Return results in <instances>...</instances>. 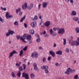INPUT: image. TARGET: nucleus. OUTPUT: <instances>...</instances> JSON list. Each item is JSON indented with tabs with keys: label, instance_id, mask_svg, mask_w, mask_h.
I'll use <instances>...</instances> for the list:
<instances>
[{
	"label": "nucleus",
	"instance_id": "obj_1",
	"mask_svg": "<svg viewBox=\"0 0 79 79\" xmlns=\"http://www.w3.org/2000/svg\"><path fill=\"white\" fill-rule=\"evenodd\" d=\"M57 31H58V33L59 34H64V32H65L64 28H60L58 27V28H57Z\"/></svg>",
	"mask_w": 79,
	"mask_h": 79
},
{
	"label": "nucleus",
	"instance_id": "obj_2",
	"mask_svg": "<svg viewBox=\"0 0 79 79\" xmlns=\"http://www.w3.org/2000/svg\"><path fill=\"white\" fill-rule=\"evenodd\" d=\"M17 39V40H19V39H20L21 40H22L23 42L24 43H27V41H25V40L23 38V37H20L19 35H17L16 36Z\"/></svg>",
	"mask_w": 79,
	"mask_h": 79
},
{
	"label": "nucleus",
	"instance_id": "obj_3",
	"mask_svg": "<svg viewBox=\"0 0 79 79\" xmlns=\"http://www.w3.org/2000/svg\"><path fill=\"white\" fill-rule=\"evenodd\" d=\"M15 53H16V54H17V53H18V52L15 50H14L12 51L10 53V55L9 56V58H10V59L11 57L13 56V54H15Z\"/></svg>",
	"mask_w": 79,
	"mask_h": 79
},
{
	"label": "nucleus",
	"instance_id": "obj_4",
	"mask_svg": "<svg viewBox=\"0 0 79 79\" xmlns=\"http://www.w3.org/2000/svg\"><path fill=\"white\" fill-rule=\"evenodd\" d=\"M30 25L31 27L34 28L37 26V23L35 21L33 22L30 24Z\"/></svg>",
	"mask_w": 79,
	"mask_h": 79
},
{
	"label": "nucleus",
	"instance_id": "obj_5",
	"mask_svg": "<svg viewBox=\"0 0 79 79\" xmlns=\"http://www.w3.org/2000/svg\"><path fill=\"white\" fill-rule=\"evenodd\" d=\"M69 73H72V69L70 68H68L67 70L65 72V74H69Z\"/></svg>",
	"mask_w": 79,
	"mask_h": 79
},
{
	"label": "nucleus",
	"instance_id": "obj_6",
	"mask_svg": "<svg viewBox=\"0 0 79 79\" xmlns=\"http://www.w3.org/2000/svg\"><path fill=\"white\" fill-rule=\"evenodd\" d=\"M23 77H25V79H29V75H28V74L25 73H23Z\"/></svg>",
	"mask_w": 79,
	"mask_h": 79
},
{
	"label": "nucleus",
	"instance_id": "obj_7",
	"mask_svg": "<svg viewBox=\"0 0 79 79\" xmlns=\"http://www.w3.org/2000/svg\"><path fill=\"white\" fill-rule=\"evenodd\" d=\"M49 53L50 54V55H52V57H54L55 55V52H54L52 51H49Z\"/></svg>",
	"mask_w": 79,
	"mask_h": 79
},
{
	"label": "nucleus",
	"instance_id": "obj_8",
	"mask_svg": "<svg viewBox=\"0 0 79 79\" xmlns=\"http://www.w3.org/2000/svg\"><path fill=\"white\" fill-rule=\"evenodd\" d=\"M44 25L46 27H48L50 25V21H46L44 23Z\"/></svg>",
	"mask_w": 79,
	"mask_h": 79
},
{
	"label": "nucleus",
	"instance_id": "obj_9",
	"mask_svg": "<svg viewBox=\"0 0 79 79\" xmlns=\"http://www.w3.org/2000/svg\"><path fill=\"white\" fill-rule=\"evenodd\" d=\"M41 69H48V66L43 65L41 67Z\"/></svg>",
	"mask_w": 79,
	"mask_h": 79
},
{
	"label": "nucleus",
	"instance_id": "obj_10",
	"mask_svg": "<svg viewBox=\"0 0 79 79\" xmlns=\"http://www.w3.org/2000/svg\"><path fill=\"white\" fill-rule=\"evenodd\" d=\"M47 5H48V2H44L43 3V8H47Z\"/></svg>",
	"mask_w": 79,
	"mask_h": 79
},
{
	"label": "nucleus",
	"instance_id": "obj_11",
	"mask_svg": "<svg viewBox=\"0 0 79 79\" xmlns=\"http://www.w3.org/2000/svg\"><path fill=\"white\" fill-rule=\"evenodd\" d=\"M72 19L74 20V21H79V17H74Z\"/></svg>",
	"mask_w": 79,
	"mask_h": 79
},
{
	"label": "nucleus",
	"instance_id": "obj_12",
	"mask_svg": "<svg viewBox=\"0 0 79 79\" xmlns=\"http://www.w3.org/2000/svg\"><path fill=\"white\" fill-rule=\"evenodd\" d=\"M31 37H32V36H31V35L27 34V40H31Z\"/></svg>",
	"mask_w": 79,
	"mask_h": 79
},
{
	"label": "nucleus",
	"instance_id": "obj_13",
	"mask_svg": "<svg viewBox=\"0 0 79 79\" xmlns=\"http://www.w3.org/2000/svg\"><path fill=\"white\" fill-rule=\"evenodd\" d=\"M57 55H62V51L59 50L58 51H57L56 52Z\"/></svg>",
	"mask_w": 79,
	"mask_h": 79
},
{
	"label": "nucleus",
	"instance_id": "obj_14",
	"mask_svg": "<svg viewBox=\"0 0 79 79\" xmlns=\"http://www.w3.org/2000/svg\"><path fill=\"white\" fill-rule=\"evenodd\" d=\"M8 32H9V34H10V35H13V34H14V31H11L10 29L8 30Z\"/></svg>",
	"mask_w": 79,
	"mask_h": 79
},
{
	"label": "nucleus",
	"instance_id": "obj_15",
	"mask_svg": "<svg viewBox=\"0 0 79 79\" xmlns=\"http://www.w3.org/2000/svg\"><path fill=\"white\" fill-rule=\"evenodd\" d=\"M21 72H20V71H19L17 74V76L18 77H21Z\"/></svg>",
	"mask_w": 79,
	"mask_h": 79
},
{
	"label": "nucleus",
	"instance_id": "obj_16",
	"mask_svg": "<svg viewBox=\"0 0 79 79\" xmlns=\"http://www.w3.org/2000/svg\"><path fill=\"white\" fill-rule=\"evenodd\" d=\"M16 11L17 14H18V12H20L21 11V8L19 7L18 9H16Z\"/></svg>",
	"mask_w": 79,
	"mask_h": 79
},
{
	"label": "nucleus",
	"instance_id": "obj_17",
	"mask_svg": "<svg viewBox=\"0 0 79 79\" xmlns=\"http://www.w3.org/2000/svg\"><path fill=\"white\" fill-rule=\"evenodd\" d=\"M72 16H73V15H76V12L74 10H73L71 14Z\"/></svg>",
	"mask_w": 79,
	"mask_h": 79
},
{
	"label": "nucleus",
	"instance_id": "obj_18",
	"mask_svg": "<svg viewBox=\"0 0 79 79\" xmlns=\"http://www.w3.org/2000/svg\"><path fill=\"white\" fill-rule=\"evenodd\" d=\"M33 66L34 67V69L36 70V69H37V64L35 63H34L33 64Z\"/></svg>",
	"mask_w": 79,
	"mask_h": 79
},
{
	"label": "nucleus",
	"instance_id": "obj_19",
	"mask_svg": "<svg viewBox=\"0 0 79 79\" xmlns=\"http://www.w3.org/2000/svg\"><path fill=\"white\" fill-rule=\"evenodd\" d=\"M75 42L76 41H72V42L71 41V43L70 44H71V45L72 46H73L74 45H75Z\"/></svg>",
	"mask_w": 79,
	"mask_h": 79
},
{
	"label": "nucleus",
	"instance_id": "obj_20",
	"mask_svg": "<svg viewBox=\"0 0 79 79\" xmlns=\"http://www.w3.org/2000/svg\"><path fill=\"white\" fill-rule=\"evenodd\" d=\"M27 34H24L23 35V37L24 38V39H27Z\"/></svg>",
	"mask_w": 79,
	"mask_h": 79
},
{
	"label": "nucleus",
	"instance_id": "obj_21",
	"mask_svg": "<svg viewBox=\"0 0 79 79\" xmlns=\"http://www.w3.org/2000/svg\"><path fill=\"white\" fill-rule=\"evenodd\" d=\"M11 76H12V77H16V76H15V74L13 72H11Z\"/></svg>",
	"mask_w": 79,
	"mask_h": 79
},
{
	"label": "nucleus",
	"instance_id": "obj_22",
	"mask_svg": "<svg viewBox=\"0 0 79 79\" xmlns=\"http://www.w3.org/2000/svg\"><path fill=\"white\" fill-rule=\"evenodd\" d=\"M35 55H34V57L35 58H37V57H38V54L36 52H34Z\"/></svg>",
	"mask_w": 79,
	"mask_h": 79
},
{
	"label": "nucleus",
	"instance_id": "obj_23",
	"mask_svg": "<svg viewBox=\"0 0 79 79\" xmlns=\"http://www.w3.org/2000/svg\"><path fill=\"white\" fill-rule=\"evenodd\" d=\"M9 16L10 15L9 14V13L8 12H6V16L7 19H8V18H9Z\"/></svg>",
	"mask_w": 79,
	"mask_h": 79
},
{
	"label": "nucleus",
	"instance_id": "obj_24",
	"mask_svg": "<svg viewBox=\"0 0 79 79\" xmlns=\"http://www.w3.org/2000/svg\"><path fill=\"white\" fill-rule=\"evenodd\" d=\"M30 33L31 34H34V31L33 30H30Z\"/></svg>",
	"mask_w": 79,
	"mask_h": 79
},
{
	"label": "nucleus",
	"instance_id": "obj_25",
	"mask_svg": "<svg viewBox=\"0 0 79 79\" xmlns=\"http://www.w3.org/2000/svg\"><path fill=\"white\" fill-rule=\"evenodd\" d=\"M23 51L22 50L20 51L19 55L20 56H21L23 55Z\"/></svg>",
	"mask_w": 79,
	"mask_h": 79
},
{
	"label": "nucleus",
	"instance_id": "obj_26",
	"mask_svg": "<svg viewBox=\"0 0 79 79\" xmlns=\"http://www.w3.org/2000/svg\"><path fill=\"white\" fill-rule=\"evenodd\" d=\"M30 76L31 79H33V78H34V76H35V75H34V73H31L30 75Z\"/></svg>",
	"mask_w": 79,
	"mask_h": 79
},
{
	"label": "nucleus",
	"instance_id": "obj_27",
	"mask_svg": "<svg viewBox=\"0 0 79 79\" xmlns=\"http://www.w3.org/2000/svg\"><path fill=\"white\" fill-rule=\"evenodd\" d=\"M63 40H64L63 44L64 45H65L66 44V40L64 38H63Z\"/></svg>",
	"mask_w": 79,
	"mask_h": 79
},
{
	"label": "nucleus",
	"instance_id": "obj_28",
	"mask_svg": "<svg viewBox=\"0 0 79 79\" xmlns=\"http://www.w3.org/2000/svg\"><path fill=\"white\" fill-rule=\"evenodd\" d=\"M51 35H52V37H54L56 36V34L55 35V34H53V32H54V31H52V32H50Z\"/></svg>",
	"mask_w": 79,
	"mask_h": 79
},
{
	"label": "nucleus",
	"instance_id": "obj_29",
	"mask_svg": "<svg viewBox=\"0 0 79 79\" xmlns=\"http://www.w3.org/2000/svg\"><path fill=\"white\" fill-rule=\"evenodd\" d=\"M75 30L76 31L77 33H79V27H77L76 28Z\"/></svg>",
	"mask_w": 79,
	"mask_h": 79
},
{
	"label": "nucleus",
	"instance_id": "obj_30",
	"mask_svg": "<svg viewBox=\"0 0 79 79\" xmlns=\"http://www.w3.org/2000/svg\"><path fill=\"white\" fill-rule=\"evenodd\" d=\"M75 45H76V46H78L79 45V42H78L77 41H75Z\"/></svg>",
	"mask_w": 79,
	"mask_h": 79
},
{
	"label": "nucleus",
	"instance_id": "obj_31",
	"mask_svg": "<svg viewBox=\"0 0 79 79\" xmlns=\"http://www.w3.org/2000/svg\"><path fill=\"white\" fill-rule=\"evenodd\" d=\"M26 17L25 16H24L23 17L21 18L20 20V22H23V20H24L25 19V18Z\"/></svg>",
	"mask_w": 79,
	"mask_h": 79
},
{
	"label": "nucleus",
	"instance_id": "obj_32",
	"mask_svg": "<svg viewBox=\"0 0 79 79\" xmlns=\"http://www.w3.org/2000/svg\"><path fill=\"white\" fill-rule=\"evenodd\" d=\"M26 17L25 16H24L23 17L21 18L20 20V22H23V20H24L25 19V18Z\"/></svg>",
	"mask_w": 79,
	"mask_h": 79
},
{
	"label": "nucleus",
	"instance_id": "obj_33",
	"mask_svg": "<svg viewBox=\"0 0 79 79\" xmlns=\"http://www.w3.org/2000/svg\"><path fill=\"white\" fill-rule=\"evenodd\" d=\"M14 24L15 26H18V22L16 21H15L14 23Z\"/></svg>",
	"mask_w": 79,
	"mask_h": 79
},
{
	"label": "nucleus",
	"instance_id": "obj_34",
	"mask_svg": "<svg viewBox=\"0 0 79 79\" xmlns=\"http://www.w3.org/2000/svg\"><path fill=\"white\" fill-rule=\"evenodd\" d=\"M74 78V79H78V75H75Z\"/></svg>",
	"mask_w": 79,
	"mask_h": 79
},
{
	"label": "nucleus",
	"instance_id": "obj_35",
	"mask_svg": "<svg viewBox=\"0 0 79 79\" xmlns=\"http://www.w3.org/2000/svg\"><path fill=\"white\" fill-rule=\"evenodd\" d=\"M73 36H71L70 38V40L69 41V44H71V40H73Z\"/></svg>",
	"mask_w": 79,
	"mask_h": 79
},
{
	"label": "nucleus",
	"instance_id": "obj_36",
	"mask_svg": "<svg viewBox=\"0 0 79 79\" xmlns=\"http://www.w3.org/2000/svg\"><path fill=\"white\" fill-rule=\"evenodd\" d=\"M1 10H3V11H6V8H3L2 7H1Z\"/></svg>",
	"mask_w": 79,
	"mask_h": 79
},
{
	"label": "nucleus",
	"instance_id": "obj_37",
	"mask_svg": "<svg viewBox=\"0 0 79 79\" xmlns=\"http://www.w3.org/2000/svg\"><path fill=\"white\" fill-rule=\"evenodd\" d=\"M27 46H26L25 47V48L23 49V50L24 51H26L27 50Z\"/></svg>",
	"mask_w": 79,
	"mask_h": 79
},
{
	"label": "nucleus",
	"instance_id": "obj_38",
	"mask_svg": "<svg viewBox=\"0 0 79 79\" xmlns=\"http://www.w3.org/2000/svg\"><path fill=\"white\" fill-rule=\"evenodd\" d=\"M25 8H26L27 7V3L26 2L24 3V5Z\"/></svg>",
	"mask_w": 79,
	"mask_h": 79
},
{
	"label": "nucleus",
	"instance_id": "obj_39",
	"mask_svg": "<svg viewBox=\"0 0 79 79\" xmlns=\"http://www.w3.org/2000/svg\"><path fill=\"white\" fill-rule=\"evenodd\" d=\"M65 52L66 53H68L69 52V48H67L65 49Z\"/></svg>",
	"mask_w": 79,
	"mask_h": 79
},
{
	"label": "nucleus",
	"instance_id": "obj_40",
	"mask_svg": "<svg viewBox=\"0 0 79 79\" xmlns=\"http://www.w3.org/2000/svg\"><path fill=\"white\" fill-rule=\"evenodd\" d=\"M19 69L20 71H23V67H19Z\"/></svg>",
	"mask_w": 79,
	"mask_h": 79
},
{
	"label": "nucleus",
	"instance_id": "obj_41",
	"mask_svg": "<svg viewBox=\"0 0 79 79\" xmlns=\"http://www.w3.org/2000/svg\"><path fill=\"white\" fill-rule=\"evenodd\" d=\"M6 37H8V36H10V33H9V32L6 33Z\"/></svg>",
	"mask_w": 79,
	"mask_h": 79
},
{
	"label": "nucleus",
	"instance_id": "obj_42",
	"mask_svg": "<svg viewBox=\"0 0 79 79\" xmlns=\"http://www.w3.org/2000/svg\"><path fill=\"white\" fill-rule=\"evenodd\" d=\"M26 66L25 64H23V70H25V69H26Z\"/></svg>",
	"mask_w": 79,
	"mask_h": 79
},
{
	"label": "nucleus",
	"instance_id": "obj_43",
	"mask_svg": "<svg viewBox=\"0 0 79 79\" xmlns=\"http://www.w3.org/2000/svg\"><path fill=\"white\" fill-rule=\"evenodd\" d=\"M43 63H44L46 61V58L45 57H44L43 60Z\"/></svg>",
	"mask_w": 79,
	"mask_h": 79
},
{
	"label": "nucleus",
	"instance_id": "obj_44",
	"mask_svg": "<svg viewBox=\"0 0 79 79\" xmlns=\"http://www.w3.org/2000/svg\"><path fill=\"white\" fill-rule=\"evenodd\" d=\"M36 41L37 42H40V39L38 38L37 40Z\"/></svg>",
	"mask_w": 79,
	"mask_h": 79
},
{
	"label": "nucleus",
	"instance_id": "obj_45",
	"mask_svg": "<svg viewBox=\"0 0 79 79\" xmlns=\"http://www.w3.org/2000/svg\"><path fill=\"white\" fill-rule=\"evenodd\" d=\"M4 21V20H3V19H2V18H1V17H0V21H1V22H3Z\"/></svg>",
	"mask_w": 79,
	"mask_h": 79
},
{
	"label": "nucleus",
	"instance_id": "obj_46",
	"mask_svg": "<svg viewBox=\"0 0 79 79\" xmlns=\"http://www.w3.org/2000/svg\"><path fill=\"white\" fill-rule=\"evenodd\" d=\"M45 71L46 73H47V74H48V73H49V72H48V71L47 70V69H45Z\"/></svg>",
	"mask_w": 79,
	"mask_h": 79
},
{
	"label": "nucleus",
	"instance_id": "obj_47",
	"mask_svg": "<svg viewBox=\"0 0 79 79\" xmlns=\"http://www.w3.org/2000/svg\"><path fill=\"white\" fill-rule=\"evenodd\" d=\"M30 7H31V8H32L33 7V6H34V4L32 3H31L30 4Z\"/></svg>",
	"mask_w": 79,
	"mask_h": 79
},
{
	"label": "nucleus",
	"instance_id": "obj_48",
	"mask_svg": "<svg viewBox=\"0 0 79 79\" xmlns=\"http://www.w3.org/2000/svg\"><path fill=\"white\" fill-rule=\"evenodd\" d=\"M34 52L32 53L31 55V57L32 58H34Z\"/></svg>",
	"mask_w": 79,
	"mask_h": 79
},
{
	"label": "nucleus",
	"instance_id": "obj_49",
	"mask_svg": "<svg viewBox=\"0 0 79 79\" xmlns=\"http://www.w3.org/2000/svg\"><path fill=\"white\" fill-rule=\"evenodd\" d=\"M40 6H41V4H39L38 5V10H40Z\"/></svg>",
	"mask_w": 79,
	"mask_h": 79
},
{
	"label": "nucleus",
	"instance_id": "obj_50",
	"mask_svg": "<svg viewBox=\"0 0 79 79\" xmlns=\"http://www.w3.org/2000/svg\"><path fill=\"white\" fill-rule=\"evenodd\" d=\"M24 5H23L22 6V8L23 9V10H25V9L26 8H25V7H24Z\"/></svg>",
	"mask_w": 79,
	"mask_h": 79
},
{
	"label": "nucleus",
	"instance_id": "obj_51",
	"mask_svg": "<svg viewBox=\"0 0 79 79\" xmlns=\"http://www.w3.org/2000/svg\"><path fill=\"white\" fill-rule=\"evenodd\" d=\"M27 8H28V10H31V8H31V7L30 6H27Z\"/></svg>",
	"mask_w": 79,
	"mask_h": 79
},
{
	"label": "nucleus",
	"instance_id": "obj_52",
	"mask_svg": "<svg viewBox=\"0 0 79 79\" xmlns=\"http://www.w3.org/2000/svg\"><path fill=\"white\" fill-rule=\"evenodd\" d=\"M39 49H40V50H43V48H42V47L40 46L39 47Z\"/></svg>",
	"mask_w": 79,
	"mask_h": 79
},
{
	"label": "nucleus",
	"instance_id": "obj_53",
	"mask_svg": "<svg viewBox=\"0 0 79 79\" xmlns=\"http://www.w3.org/2000/svg\"><path fill=\"white\" fill-rule=\"evenodd\" d=\"M13 15H10L9 16V18H13Z\"/></svg>",
	"mask_w": 79,
	"mask_h": 79
},
{
	"label": "nucleus",
	"instance_id": "obj_54",
	"mask_svg": "<svg viewBox=\"0 0 79 79\" xmlns=\"http://www.w3.org/2000/svg\"><path fill=\"white\" fill-rule=\"evenodd\" d=\"M48 36V35L47 34H46L45 35H44V36L45 37H47Z\"/></svg>",
	"mask_w": 79,
	"mask_h": 79
},
{
	"label": "nucleus",
	"instance_id": "obj_55",
	"mask_svg": "<svg viewBox=\"0 0 79 79\" xmlns=\"http://www.w3.org/2000/svg\"><path fill=\"white\" fill-rule=\"evenodd\" d=\"M15 66H20V65H19V64H18V63H16L15 64Z\"/></svg>",
	"mask_w": 79,
	"mask_h": 79
},
{
	"label": "nucleus",
	"instance_id": "obj_56",
	"mask_svg": "<svg viewBox=\"0 0 79 79\" xmlns=\"http://www.w3.org/2000/svg\"><path fill=\"white\" fill-rule=\"evenodd\" d=\"M57 29H58V28H53V30L54 31H56V30H57Z\"/></svg>",
	"mask_w": 79,
	"mask_h": 79
},
{
	"label": "nucleus",
	"instance_id": "obj_57",
	"mask_svg": "<svg viewBox=\"0 0 79 79\" xmlns=\"http://www.w3.org/2000/svg\"><path fill=\"white\" fill-rule=\"evenodd\" d=\"M51 59L52 57H48V61H50V60Z\"/></svg>",
	"mask_w": 79,
	"mask_h": 79
},
{
	"label": "nucleus",
	"instance_id": "obj_58",
	"mask_svg": "<svg viewBox=\"0 0 79 79\" xmlns=\"http://www.w3.org/2000/svg\"><path fill=\"white\" fill-rule=\"evenodd\" d=\"M34 19H35L36 20V19H37V16H35V17H34Z\"/></svg>",
	"mask_w": 79,
	"mask_h": 79
},
{
	"label": "nucleus",
	"instance_id": "obj_59",
	"mask_svg": "<svg viewBox=\"0 0 79 79\" xmlns=\"http://www.w3.org/2000/svg\"><path fill=\"white\" fill-rule=\"evenodd\" d=\"M24 26L25 28H27V24L26 23H24Z\"/></svg>",
	"mask_w": 79,
	"mask_h": 79
},
{
	"label": "nucleus",
	"instance_id": "obj_60",
	"mask_svg": "<svg viewBox=\"0 0 79 79\" xmlns=\"http://www.w3.org/2000/svg\"><path fill=\"white\" fill-rule=\"evenodd\" d=\"M43 23V22H42V19H41V22L40 23V25H42V24Z\"/></svg>",
	"mask_w": 79,
	"mask_h": 79
},
{
	"label": "nucleus",
	"instance_id": "obj_61",
	"mask_svg": "<svg viewBox=\"0 0 79 79\" xmlns=\"http://www.w3.org/2000/svg\"><path fill=\"white\" fill-rule=\"evenodd\" d=\"M45 34H46V31H44L42 33V34H43V35H44Z\"/></svg>",
	"mask_w": 79,
	"mask_h": 79
},
{
	"label": "nucleus",
	"instance_id": "obj_62",
	"mask_svg": "<svg viewBox=\"0 0 79 79\" xmlns=\"http://www.w3.org/2000/svg\"><path fill=\"white\" fill-rule=\"evenodd\" d=\"M22 14H23V13H22V12H20L19 13V15L20 16H21L22 15Z\"/></svg>",
	"mask_w": 79,
	"mask_h": 79
},
{
	"label": "nucleus",
	"instance_id": "obj_63",
	"mask_svg": "<svg viewBox=\"0 0 79 79\" xmlns=\"http://www.w3.org/2000/svg\"><path fill=\"white\" fill-rule=\"evenodd\" d=\"M65 1L67 2H70V0H65Z\"/></svg>",
	"mask_w": 79,
	"mask_h": 79
},
{
	"label": "nucleus",
	"instance_id": "obj_64",
	"mask_svg": "<svg viewBox=\"0 0 79 79\" xmlns=\"http://www.w3.org/2000/svg\"><path fill=\"white\" fill-rule=\"evenodd\" d=\"M56 46V44L54 43L53 45V47H55Z\"/></svg>",
	"mask_w": 79,
	"mask_h": 79
}]
</instances>
